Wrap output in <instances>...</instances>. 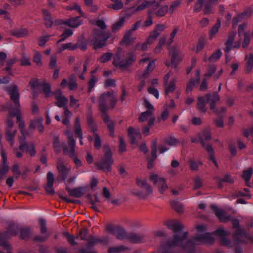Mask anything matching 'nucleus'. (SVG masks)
Here are the masks:
<instances>
[{"label":"nucleus","mask_w":253,"mask_h":253,"mask_svg":"<svg viewBox=\"0 0 253 253\" xmlns=\"http://www.w3.org/2000/svg\"><path fill=\"white\" fill-rule=\"evenodd\" d=\"M151 148L152 156L150 159L149 161L154 163L157 157V153L158 150V141L157 139L153 140L152 141Z\"/></svg>","instance_id":"obj_26"},{"label":"nucleus","mask_w":253,"mask_h":253,"mask_svg":"<svg viewBox=\"0 0 253 253\" xmlns=\"http://www.w3.org/2000/svg\"><path fill=\"white\" fill-rule=\"evenodd\" d=\"M74 132L77 137L79 138V139H83V134L79 118H77L75 120L74 124Z\"/></svg>","instance_id":"obj_25"},{"label":"nucleus","mask_w":253,"mask_h":253,"mask_svg":"<svg viewBox=\"0 0 253 253\" xmlns=\"http://www.w3.org/2000/svg\"><path fill=\"white\" fill-rule=\"evenodd\" d=\"M221 27V21L218 19L217 22L212 27L209 32L210 39H212L213 37L218 33L220 27Z\"/></svg>","instance_id":"obj_30"},{"label":"nucleus","mask_w":253,"mask_h":253,"mask_svg":"<svg viewBox=\"0 0 253 253\" xmlns=\"http://www.w3.org/2000/svg\"><path fill=\"white\" fill-rule=\"evenodd\" d=\"M235 241L237 243H243V240L239 237H244L249 239L253 241V237H251L249 233L245 229H241L240 227L237 229L234 234Z\"/></svg>","instance_id":"obj_13"},{"label":"nucleus","mask_w":253,"mask_h":253,"mask_svg":"<svg viewBox=\"0 0 253 253\" xmlns=\"http://www.w3.org/2000/svg\"><path fill=\"white\" fill-rule=\"evenodd\" d=\"M113 56V54L110 52H106L102 54L98 59L99 62L101 63H105L109 61Z\"/></svg>","instance_id":"obj_45"},{"label":"nucleus","mask_w":253,"mask_h":253,"mask_svg":"<svg viewBox=\"0 0 253 253\" xmlns=\"http://www.w3.org/2000/svg\"><path fill=\"white\" fill-rule=\"evenodd\" d=\"M66 49H69L70 50H74L77 49V46H76L75 43L74 44L72 42H69L68 43L61 44L59 48L60 51H64Z\"/></svg>","instance_id":"obj_46"},{"label":"nucleus","mask_w":253,"mask_h":253,"mask_svg":"<svg viewBox=\"0 0 253 253\" xmlns=\"http://www.w3.org/2000/svg\"><path fill=\"white\" fill-rule=\"evenodd\" d=\"M43 118L42 117L38 118L37 119L32 120L30 121L29 125V129L35 130L36 128L38 127L39 126L42 125L43 124Z\"/></svg>","instance_id":"obj_33"},{"label":"nucleus","mask_w":253,"mask_h":253,"mask_svg":"<svg viewBox=\"0 0 253 253\" xmlns=\"http://www.w3.org/2000/svg\"><path fill=\"white\" fill-rule=\"evenodd\" d=\"M20 238L22 240H28L31 235V231L29 228H21L19 229Z\"/></svg>","instance_id":"obj_34"},{"label":"nucleus","mask_w":253,"mask_h":253,"mask_svg":"<svg viewBox=\"0 0 253 253\" xmlns=\"http://www.w3.org/2000/svg\"><path fill=\"white\" fill-rule=\"evenodd\" d=\"M42 11L45 26L48 28L51 27L53 24L51 13L46 9H42Z\"/></svg>","instance_id":"obj_17"},{"label":"nucleus","mask_w":253,"mask_h":253,"mask_svg":"<svg viewBox=\"0 0 253 253\" xmlns=\"http://www.w3.org/2000/svg\"><path fill=\"white\" fill-rule=\"evenodd\" d=\"M119 152L120 154L126 151V145L124 139L120 136L119 137Z\"/></svg>","instance_id":"obj_53"},{"label":"nucleus","mask_w":253,"mask_h":253,"mask_svg":"<svg viewBox=\"0 0 253 253\" xmlns=\"http://www.w3.org/2000/svg\"><path fill=\"white\" fill-rule=\"evenodd\" d=\"M73 34V31L70 29H66L61 35L60 39L57 41V43L64 42L68 37L71 36Z\"/></svg>","instance_id":"obj_38"},{"label":"nucleus","mask_w":253,"mask_h":253,"mask_svg":"<svg viewBox=\"0 0 253 253\" xmlns=\"http://www.w3.org/2000/svg\"><path fill=\"white\" fill-rule=\"evenodd\" d=\"M136 55L132 52H127L126 58L121 60L119 52L116 53L114 57L113 64L116 67L122 69L132 65L136 61Z\"/></svg>","instance_id":"obj_4"},{"label":"nucleus","mask_w":253,"mask_h":253,"mask_svg":"<svg viewBox=\"0 0 253 253\" xmlns=\"http://www.w3.org/2000/svg\"><path fill=\"white\" fill-rule=\"evenodd\" d=\"M88 43L87 40H84L83 39H79L77 42L75 43L77 48H79L83 51H85L87 49Z\"/></svg>","instance_id":"obj_40"},{"label":"nucleus","mask_w":253,"mask_h":253,"mask_svg":"<svg viewBox=\"0 0 253 253\" xmlns=\"http://www.w3.org/2000/svg\"><path fill=\"white\" fill-rule=\"evenodd\" d=\"M117 102V98L110 91L102 93L98 99V108L100 113L107 112L109 109L113 110Z\"/></svg>","instance_id":"obj_2"},{"label":"nucleus","mask_w":253,"mask_h":253,"mask_svg":"<svg viewBox=\"0 0 253 253\" xmlns=\"http://www.w3.org/2000/svg\"><path fill=\"white\" fill-rule=\"evenodd\" d=\"M188 234V232H185L182 236L175 235L173 236V239H169L164 243L169 249L171 250L172 247H176L179 244H182V242L187 238Z\"/></svg>","instance_id":"obj_10"},{"label":"nucleus","mask_w":253,"mask_h":253,"mask_svg":"<svg viewBox=\"0 0 253 253\" xmlns=\"http://www.w3.org/2000/svg\"><path fill=\"white\" fill-rule=\"evenodd\" d=\"M188 234V232H185L182 236L175 235L173 236V239H169L164 243L169 249L171 250L172 247H176L179 244H182V242L187 238Z\"/></svg>","instance_id":"obj_9"},{"label":"nucleus","mask_w":253,"mask_h":253,"mask_svg":"<svg viewBox=\"0 0 253 253\" xmlns=\"http://www.w3.org/2000/svg\"><path fill=\"white\" fill-rule=\"evenodd\" d=\"M107 127L109 133V135L111 137H114L115 136V127L114 122L111 121L110 123H108V124H107Z\"/></svg>","instance_id":"obj_59"},{"label":"nucleus","mask_w":253,"mask_h":253,"mask_svg":"<svg viewBox=\"0 0 253 253\" xmlns=\"http://www.w3.org/2000/svg\"><path fill=\"white\" fill-rule=\"evenodd\" d=\"M19 232V229L15 227L14 223H11L7 227L6 230L0 233V246L8 249L9 244L7 240L12 236H16Z\"/></svg>","instance_id":"obj_5"},{"label":"nucleus","mask_w":253,"mask_h":253,"mask_svg":"<svg viewBox=\"0 0 253 253\" xmlns=\"http://www.w3.org/2000/svg\"><path fill=\"white\" fill-rule=\"evenodd\" d=\"M198 138L202 147L205 148L206 151V148L208 146L212 147L211 144L209 143L206 144L205 142V141H209L211 138V134L209 129H206L202 133H199L198 134Z\"/></svg>","instance_id":"obj_12"},{"label":"nucleus","mask_w":253,"mask_h":253,"mask_svg":"<svg viewBox=\"0 0 253 253\" xmlns=\"http://www.w3.org/2000/svg\"><path fill=\"white\" fill-rule=\"evenodd\" d=\"M126 17L123 16L120 18L119 20L114 23L112 26V31L114 33L118 32L124 24Z\"/></svg>","instance_id":"obj_31"},{"label":"nucleus","mask_w":253,"mask_h":253,"mask_svg":"<svg viewBox=\"0 0 253 253\" xmlns=\"http://www.w3.org/2000/svg\"><path fill=\"white\" fill-rule=\"evenodd\" d=\"M9 167L7 165H0V181L3 180L5 177L4 175L8 173Z\"/></svg>","instance_id":"obj_44"},{"label":"nucleus","mask_w":253,"mask_h":253,"mask_svg":"<svg viewBox=\"0 0 253 253\" xmlns=\"http://www.w3.org/2000/svg\"><path fill=\"white\" fill-rule=\"evenodd\" d=\"M148 15L147 17L146 21L142 25V27H149L153 24L152 13V11L151 10H148Z\"/></svg>","instance_id":"obj_57"},{"label":"nucleus","mask_w":253,"mask_h":253,"mask_svg":"<svg viewBox=\"0 0 253 253\" xmlns=\"http://www.w3.org/2000/svg\"><path fill=\"white\" fill-rule=\"evenodd\" d=\"M111 34L108 32L94 30L90 40V43L93 45V48L96 50L101 48L106 45L107 41L110 38Z\"/></svg>","instance_id":"obj_3"},{"label":"nucleus","mask_w":253,"mask_h":253,"mask_svg":"<svg viewBox=\"0 0 253 253\" xmlns=\"http://www.w3.org/2000/svg\"><path fill=\"white\" fill-rule=\"evenodd\" d=\"M87 242L92 246H94L98 243L104 242V240L100 238H95L93 236H90Z\"/></svg>","instance_id":"obj_43"},{"label":"nucleus","mask_w":253,"mask_h":253,"mask_svg":"<svg viewBox=\"0 0 253 253\" xmlns=\"http://www.w3.org/2000/svg\"><path fill=\"white\" fill-rule=\"evenodd\" d=\"M207 152L209 156V160L211 161L215 166L218 168V164L215 160V157H214V150L213 148V147H211L210 146H208L207 147Z\"/></svg>","instance_id":"obj_32"},{"label":"nucleus","mask_w":253,"mask_h":253,"mask_svg":"<svg viewBox=\"0 0 253 253\" xmlns=\"http://www.w3.org/2000/svg\"><path fill=\"white\" fill-rule=\"evenodd\" d=\"M53 148L54 152L56 154H59L61 152L62 147L63 146V143H61L59 135H54L53 138Z\"/></svg>","instance_id":"obj_24"},{"label":"nucleus","mask_w":253,"mask_h":253,"mask_svg":"<svg viewBox=\"0 0 253 253\" xmlns=\"http://www.w3.org/2000/svg\"><path fill=\"white\" fill-rule=\"evenodd\" d=\"M168 9V5H166L161 7L159 10L157 11L156 14L158 16L163 17L167 13Z\"/></svg>","instance_id":"obj_62"},{"label":"nucleus","mask_w":253,"mask_h":253,"mask_svg":"<svg viewBox=\"0 0 253 253\" xmlns=\"http://www.w3.org/2000/svg\"><path fill=\"white\" fill-rule=\"evenodd\" d=\"M178 30H179L178 27H175L173 29L172 32L170 33V37L169 39V40L167 42V44H168V46H169L171 44V43L173 42V39H174V37L175 36L176 34H177V32L178 31Z\"/></svg>","instance_id":"obj_55"},{"label":"nucleus","mask_w":253,"mask_h":253,"mask_svg":"<svg viewBox=\"0 0 253 253\" xmlns=\"http://www.w3.org/2000/svg\"><path fill=\"white\" fill-rule=\"evenodd\" d=\"M211 207L214 210L216 216L220 221L226 222L230 220V216L227 215L223 210L218 209L217 207L214 205H212Z\"/></svg>","instance_id":"obj_18"},{"label":"nucleus","mask_w":253,"mask_h":253,"mask_svg":"<svg viewBox=\"0 0 253 253\" xmlns=\"http://www.w3.org/2000/svg\"><path fill=\"white\" fill-rule=\"evenodd\" d=\"M63 234L71 245L75 246L78 245V243L75 241V239H77L78 236L75 237L74 235H70L68 232H65Z\"/></svg>","instance_id":"obj_37"},{"label":"nucleus","mask_w":253,"mask_h":253,"mask_svg":"<svg viewBox=\"0 0 253 253\" xmlns=\"http://www.w3.org/2000/svg\"><path fill=\"white\" fill-rule=\"evenodd\" d=\"M169 229L172 230L175 233H181L183 231L184 227L176 220L169 221L167 223Z\"/></svg>","instance_id":"obj_19"},{"label":"nucleus","mask_w":253,"mask_h":253,"mask_svg":"<svg viewBox=\"0 0 253 253\" xmlns=\"http://www.w3.org/2000/svg\"><path fill=\"white\" fill-rule=\"evenodd\" d=\"M127 249L124 246H121L119 247H112L108 249V253H121V252Z\"/></svg>","instance_id":"obj_41"},{"label":"nucleus","mask_w":253,"mask_h":253,"mask_svg":"<svg viewBox=\"0 0 253 253\" xmlns=\"http://www.w3.org/2000/svg\"><path fill=\"white\" fill-rule=\"evenodd\" d=\"M49 234H46L43 236H37L33 239V241L36 242H44L49 237Z\"/></svg>","instance_id":"obj_63"},{"label":"nucleus","mask_w":253,"mask_h":253,"mask_svg":"<svg viewBox=\"0 0 253 253\" xmlns=\"http://www.w3.org/2000/svg\"><path fill=\"white\" fill-rule=\"evenodd\" d=\"M42 85L43 87V92L45 94V97L46 98L49 97L51 92L50 84L47 83H43Z\"/></svg>","instance_id":"obj_49"},{"label":"nucleus","mask_w":253,"mask_h":253,"mask_svg":"<svg viewBox=\"0 0 253 253\" xmlns=\"http://www.w3.org/2000/svg\"><path fill=\"white\" fill-rule=\"evenodd\" d=\"M253 173V169L249 168L247 170H244L243 172L242 177L245 182H248L250 180Z\"/></svg>","instance_id":"obj_39"},{"label":"nucleus","mask_w":253,"mask_h":253,"mask_svg":"<svg viewBox=\"0 0 253 253\" xmlns=\"http://www.w3.org/2000/svg\"><path fill=\"white\" fill-rule=\"evenodd\" d=\"M127 239L133 243H140L144 241V236L140 234L128 233Z\"/></svg>","instance_id":"obj_22"},{"label":"nucleus","mask_w":253,"mask_h":253,"mask_svg":"<svg viewBox=\"0 0 253 253\" xmlns=\"http://www.w3.org/2000/svg\"><path fill=\"white\" fill-rule=\"evenodd\" d=\"M29 84L33 89H36L42 85L38 79H32L29 82Z\"/></svg>","instance_id":"obj_61"},{"label":"nucleus","mask_w":253,"mask_h":253,"mask_svg":"<svg viewBox=\"0 0 253 253\" xmlns=\"http://www.w3.org/2000/svg\"><path fill=\"white\" fill-rule=\"evenodd\" d=\"M166 29L164 24H157L153 31H152L149 36V39H156L160 35V32L164 31Z\"/></svg>","instance_id":"obj_23"},{"label":"nucleus","mask_w":253,"mask_h":253,"mask_svg":"<svg viewBox=\"0 0 253 253\" xmlns=\"http://www.w3.org/2000/svg\"><path fill=\"white\" fill-rule=\"evenodd\" d=\"M113 154L111 150L108 149L105 152L104 156L101 158V162L97 163L95 166L98 169L106 172H110L112 170L111 165L113 164Z\"/></svg>","instance_id":"obj_6"},{"label":"nucleus","mask_w":253,"mask_h":253,"mask_svg":"<svg viewBox=\"0 0 253 253\" xmlns=\"http://www.w3.org/2000/svg\"><path fill=\"white\" fill-rule=\"evenodd\" d=\"M169 55L171 57L170 62L166 61V65L168 67L176 68L177 65L181 61L180 51L175 47H171L169 49Z\"/></svg>","instance_id":"obj_8"},{"label":"nucleus","mask_w":253,"mask_h":253,"mask_svg":"<svg viewBox=\"0 0 253 253\" xmlns=\"http://www.w3.org/2000/svg\"><path fill=\"white\" fill-rule=\"evenodd\" d=\"M40 230L42 234L43 235L48 234L47 229L46 227V220L44 219H42L40 220Z\"/></svg>","instance_id":"obj_58"},{"label":"nucleus","mask_w":253,"mask_h":253,"mask_svg":"<svg viewBox=\"0 0 253 253\" xmlns=\"http://www.w3.org/2000/svg\"><path fill=\"white\" fill-rule=\"evenodd\" d=\"M55 98L57 101L55 103L56 106L59 108H64L67 106L68 99L65 96H55Z\"/></svg>","instance_id":"obj_28"},{"label":"nucleus","mask_w":253,"mask_h":253,"mask_svg":"<svg viewBox=\"0 0 253 253\" xmlns=\"http://www.w3.org/2000/svg\"><path fill=\"white\" fill-rule=\"evenodd\" d=\"M124 3L122 0L114 2V3H111L108 4V7L109 8L113 9L115 10H119L123 8Z\"/></svg>","instance_id":"obj_48"},{"label":"nucleus","mask_w":253,"mask_h":253,"mask_svg":"<svg viewBox=\"0 0 253 253\" xmlns=\"http://www.w3.org/2000/svg\"><path fill=\"white\" fill-rule=\"evenodd\" d=\"M213 3L210 0H208L205 3L204 8V12L205 14H209L212 13V4Z\"/></svg>","instance_id":"obj_52"},{"label":"nucleus","mask_w":253,"mask_h":253,"mask_svg":"<svg viewBox=\"0 0 253 253\" xmlns=\"http://www.w3.org/2000/svg\"><path fill=\"white\" fill-rule=\"evenodd\" d=\"M171 207L175 211L177 212L181 211L182 210V205L177 201H172L170 202Z\"/></svg>","instance_id":"obj_54"},{"label":"nucleus","mask_w":253,"mask_h":253,"mask_svg":"<svg viewBox=\"0 0 253 253\" xmlns=\"http://www.w3.org/2000/svg\"><path fill=\"white\" fill-rule=\"evenodd\" d=\"M176 88L175 83L174 80H171L169 84L166 87L165 93L168 94L169 92H173Z\"/></svg>","instance_id":"obj_51"},{"label":"nucleus","mask_w":253,"mask_h":253,"mask_svg":"<svg viewBox=\"0 0 253 253\" xmlns=\"http://www.w3.org/2000/svg\"><path fill=\"white\" fill-rule=\"evenodd\" d=\"M212 232H206L203 234H198L192 239L188 240L184 245H182L183 253H194L195 244L196 242H202L204 244H213L214 239L212 236Z\"/></svg>","instance_id":"obj_1"},{"label":"nucleus","mask_w":253,"mask_h":253,"mask_svg":"<svg viewBox=\"0 0 253 253\" xmlns=\"http://www.w3.org/2000/svg\"><path fill=\"white\" fill-rule=\"evenodd\" d=\"M62 23L73 28L78 27L81 25L79 22V17H72Z\"/></svg>","instance_id":"obj_27"},{"label":"nucleus","mask_w":253,"mask_h":253,"mask_svg":"<svg viewBox=\"0 0 253 253\" xmlns=\"http://www.w3.org/2000/svg\"><path fill=\"white\" fill-rule=\"evenodd\" d=\"M93 136L94 137V147L96 149L99 150L101 147V141L100 136L98 134H95Z\"/></svg>","instance_id":"obj_60"},{"label":"nucleus","mask_w":253,"mask_h":253,"mask_svg":"<svg viewBox=\"0 0 253 253\" xmlns=\"http://www.w3.org/2000/svg\"><path fill=\"white\" fill-rule=\"evenodd\" d=\"M106 229L119 240L127 239L128 233L122 227L109 224L107 226Z\"/></svg>","instance_id":"obj_7"},{"label":"nucleus","mask_w":253,"mask_h":253,"mask_svg":"<svg viewBox=\"0 0 253 253\" xmlns=\"http://www.w3.org/2000/svg\"><path fill=\"white\" fill-rule=\"evenodd\" d=\"M155 8H157L160 6V2H156V0H144L141 4L137 6L136 8V11H141L144 9H145L147 7H150L152 5L154 4Z\"/></svg>","instance_id":"obj_21"},{"label":"nucleus","mask_w":253,"mask_h":253,"mask_svg":"<svg viewBox=\"0 0 253 253\" xmlns=\"http://www.w3.org/2000/svg\"><path fill=\"white\" fill-rule=\"evenodd\" d=\"M11 33L16 37H22L27 34V30L25 28L15 29L11 30Z\"/></svg>","instance_id":"obj_36"},{"label":"nucleus","mask_w":253,"mask_h":253,"mask_svg":"<svg viewBox=\"0 0 253 253\" xmlns=\"http://www.w3.org/2000/svg\"><path fill=\"white\" fill-rule=\"evenodd\" d=\"M222 52L220 49H217L213 52L212 55L209 57V60L210 62H214L218 60L221 57Z\"/></svg>","instance_id":"obj_47"},{"label":"nucleus","mask_w":253,"mask_h":253,"mask_svg":"<svg viewBox=\"0 0 253 253\" xmlns=\"http://www.w3.org/2000/svg\"><path fill=\"white\" fill-rule=\"evenodd\" d=\"M159 253H174V252L172 250H170V249H169L164 243L161 245Z\"/></svg>","instance_id":"obj_64"},{"label":"nucleus","mask_w":253,"mask_h":253,"mask_svg":"<svg viewBox=\"0 0 253 253\" xmlns=\"http://www.w3.org/2000/svg\"><path fill=\"white\" fill-rule=\"evenodd\" d=\"M152 114V111L150 110H146V111L142 112L139 117V122H143L146 121Z\"/></svg>","instance_id":"obj_50"},{"label":"nucleus","mask_w":253,"mask_h":253,"mask_svg":"<svg viewBox=\"0 0 253 253\" xmlns=\"http://www.w3.org/2000/svg\"><path fill=\"white\" fill-rule=\"evenodd\" d=\"M66 190L69 193V195L74 197L80 198L85 193V188L83 187H79L74 189H71L69 186H66Z\"/></svg>","instance_id":"obj_16"},{"label":"nucleus","mask_w":253,"mask_h":253,"mask_svg":"<svg viewBox=\"0 0 253 253\" xmlns=\"http://www.w3.org/2000/svg\"><path fill=\"white\" fill-rule=\"evenodd\" d=\"M7 91L10 95L11 100L16 107H20L18 87L16 85L13 84L7 87Z\"/></svg>","instance_id":"obj_11"},{"label":"nucleus","mask_w":253,"mask_h":253,"mask_svg":"<svg viewBox=\"0 0 253 253\" xmlns=\"http://www.w3.org/2000/svg\"><path fill=\"white\" fill-rule=\"evenodd\" d=\"M88 233V230L86 227H84L83 228L80 230L79 234L77 236L80 237V239L83 241H86L87 235Z\"/></svg>","instance_id":"obj_42"},{"label":"nucleus","mask_w":253,"mask_h":253,"mask_svg":"<svg viewBox=\"0 0 253 253\" xmlns=\"http://www.w3.org/2000/svg\"><path fill=\"white\" fill-rule=\"evenodd\" d=\"M127 133L128 134H133L135 137L138 138H141V134L139 130L135 129L133 127L130 126L127 129Z\"/></svg>","instance_id":"obj_56"},{"label":"nucleus","mask_w":253,"mask_h":253,"mask_svg":"<svg viewBox=\"0 0 253 253\" xmlns=\"http://www.w3.org/2000/svg\"><path fill=\"white\" fill-rule=\"evenodd\" d=\"M199 79H191L187 84L185 91L187 93L191 92L194 87L197 86L200 84Z\"/></svg>","instance_id":"obj_29"},{"label":"nucleus","mask_w":253,"mask_h":253,"mask_svg":"<svg viewBox=\"0 0 253 253\" xmlns=\"http://www.w3.org/2000/svg\"><path fill=\"white\" fill-rule=\"evenodd\" d=\"M57 169L59 173L57 179L59 181H65L69 175V170L62 163L57 164Z\"/></svg>","instance_id":"obj_14"},{"label":"nucleus","mask_w":253,"mask_h":253,"mask_svg":"<svg viewBox=\"0 0 253 253\" xmlns=\"http://www.w3.org/2000/svg\"><path fill=\"white\" fill-rule=\"evenodd\" d=\"M253 68V54H250L246 63L245 71L246 73H250Z\"/></svg>","instance_id":"obj_35"},{"label":"nucleus","mask_w":253,"mask_h":253,"mask_svg":"<svg viewBox=\"0 0 253 253\" xmlns=\"http://www.w3.org/2000/svg\"><path fill=\"white\" fill-rule=\"evenodd\" d=\"M211 96V93H207L205 97L200 96L198 98L197 108L200 111L204 113L207 112L206 104L210 102Z\"/></svg>","instance_id":"obj_15"},{"label":"nucleus","mask_w":253,"mask_h":253,"mask_svg":"<svg viewBox=\"0 0 253 253\" xmlns=\"http://www.w3.org/2000/svg\"><path fill=\"white\" fill-rule=\"evenodd\" d=\"M136 182L139 186L145 189L146 193H145V195L146 197L148 196L153 192V189L152 186L147 183L146 180L144 179L141 180V179L137 178L136 179Z\"/></svg>","instance_id":"obj_20"}]
</instances>
